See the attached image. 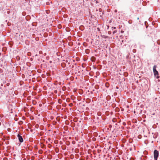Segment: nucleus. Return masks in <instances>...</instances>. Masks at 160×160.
<instances>
[{"instance_id": "f257e3e1", "label": "nucleus", "mask_w": 160, "mask_h": 160, "mask_svg": "<svg viewBox=\"0 0 160 160\" xmlns=\"http://www.w3.org/2000/svg\"><path fill=\"white\" fill-rule=\"evenodd\" d=\"M158 154V152L156 150H155L154 152V157L155 160H157Z\"/></svg>"}, {"instance_id": "f03ea898", "label": "nucleus", "mask_w": 160, "mask_h": 160, "mask_svg": "<svg viewBox=\"0 0 160 160\" xmlns=\"http://www.w3.org/2000/svg\"><path fill=\"white\" fill-rule=\"evenodd\" d=\"M18 138L19 141L21 142H22L23 141V139L22 138V137L19 134H18Z\"/></svg>"}, {"instance_id": "7ed1b4c3", "label": "nucleus", "mask_w": 160, "mask_h": 160, "mask_svg": "<svg viewBox=\"0 0 160 160\" xmlns=\"http://www.w3.org/2000/svg\"><path fill=\"white\" fill-rule=\"evenodd\" d=\"M154 75L155 76H157V78H159V76H158V72L157 71H155V72H154Z\"/></svg>"}, {"instance_id": "20e7f679", "label": "nucleus", "mask_w": 160, "mask_h": 160, "mask_svg": "<svg viewBox=\"0 0 160 160\" xmlns=\"http://www.w3.org/2000/svg\"><path fill=\"white\" fill-rule=\"evenodd\" d=\"M156 66H154L153 67V72H155V71H157V70H156Z\"/></svg>"}]
</instances>
